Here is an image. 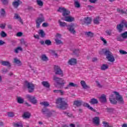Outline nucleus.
I'll use <instances>...</instances> for the list:
<instances>
[{
  "label": "nucleus",
  "instance_id": "f257e3e1",
  "mask_svg": "<svg viewBox=\"0 0 127 127\" xmlns=\"http://www.w3.org/2000/svg\"><path fill=\"white\" fill-rule=\"evenodd\" d=\"M56 104L57 108L61 110H66L68 108V103L65 101L64 98H58L56 99Z\"/></svg>",
  "mask_w": 127,
  "mask_h": 127
},
{
  "label": "nucleus",
  "instance_id": "f03ea898",
  "mask_svg": "<svg viewBox=\"0 0 127 127\" xmlns=\"http://www.w3.org/2000/svg\"><path fill=\"white\" fill-rule=\"evenodd\" d=\"M58 22L61 27H65V26H67V29L70 31V33H72L73 34L76 33V31H75V24H71V25H67L66 22H62L61 21V20H59Z\"/></svg>",
  "mask_w": 127,
  "mask_h": 127
},
{
  "label": "nucleus",
  "instance_id": "7ed1b4c3",
  "mask_svg": "<svg viewBox=\"0 0 127 127\" xmlns=\"http://www.w3.org/2000/svg\"><path fill=\"white\" fill-rule=\"evenodd\" d=\"M102 51L103 52L104 55L106 56V58L109 62H115L114 55H113V53H112L109 50H105L103 49Z\"/></svg>",
  "mask_w": 127,
  "mask_h": 127
},
{
  "label": "nucleus",
  "instance_id": "20e7f679",
  "mask_svg": "<svg viewBox=\"0 0 127 127\" xmlns=\"http://www.w3.org/2000/svg\"><path fill=\"white\" fill-rule=\"evenodd\" d=\"M124 26L126 28H127V22L125 20H123L121 23L118 24L116 27L119 32L121 33L123 32V30H124Z\"/></svg>",
  "mask_w": 127,
  "mask_h": 127
},
{
  "label": "nucleus",
  "instance_id": "39448f33",
  "mask_svg": "<svg viewBox=\"0 0 127 127\" xmlns=\"http://www.w3.org/2000/svg\"><path fill=\"white\" fill-rule=\"evenodd\" d=\"M25 85L27 87L29 93H33L34 92V89H35V86L33 83L29 82L27 81H25Z\"/></svg>",
  "mask_w": 127,
  "mask_h": 127
},
{
  "label": "nucleus",
  "instance_id": "423d86ee",
  "mask_svg": "<svg viewBox=\"0 0 127 127\" xmlns=\"http://www.w3.org/2000/svg\"><path fill=\"white\" fill-rule=\"evenodd\" d=\"M44 21H45V18L43 16V14H40V17H38L36 20L37 28H39V27H40V24H41L42 22H44Z\"/></svg>",
  "mask_w": 127,
  "mask_h": 127
},
{
  "label": "nucleus",
  "instance_id": "0eeeda50",
  "mask_svg": "<svg viewBox=\"0 0 127 127\" xmlns=\"http://www.w3.org/2000/svg\"><path fill=\"white\" fill-rule=\"evenodd\" d=\"M53 80L57 83V85H59V86H63V85H65V80L62 78L58 77L54 75Z\"/></svg>",
  "mask_w": 127,
  "mask_h": 127
},
{
  "label": "nucleus",
  "instance_id": "6e6552de",
  "mask_svg": "<svg viewBox=\"0 0 127 127\" xmlns=\"http://www.w3.org/2000/svg\"><path fill=\"white\" fill-rule=\"evenodd\" d=\"M113 94H115L116 95V99L117 101H118L119 104H121L124 105L125 104V101L124 100V98H123V96L120 95V93L117 91H113Z\"/></svg>",
  "mask_w": 127,
  "mask_h": 127
},
{
  "label": "nucleus",
  "instance_id": "1a4fd4ad",
  "mask_svg": "<svg viewBox=\"0 0 127 127\" xmlns=\"http://www.w3.org/2000/svg\"><path fill=\"white\" fill-rule=\"evenodd\" d=\"M42 112L46 118H51L53 115V112L49 111L47 108L43 109Z\"/></svg>",
  "mask_w": 127,
  "mask_h": 127
},
{
  "label": "nucleus",
  "instance_id": "9d476101",
  "mask_svg": "<svg viewBox=\"0 0 127 127\" xmlns=\"http://www.w3.org/2000/svg\"><path fill=\"white\" fill-rule=\"evenodd\" d=\"M26 98L29 101V102L32 103V104H33V105H35L37 103V100H36L35 96L27 94L26 95Z\"/></svg>",
  "mask_w": 127,
  "mask_h": 127
},
{
  "label": "nucleus",
  "instance_id": "9b49d317",
  "mask_svg": "<svg viewBox=\"0 0 127 127\" xmlns=\"http://www.w3.org/2000/svg\"><path fill=\"white\" fill-rule=\"evenodd\" d=\"M55 72L56 75H59L60 77H63L64 74L63 71L60 68V67L58 66H55Z\"/></svg>",
  "mask_w": 127,
  "mask_h": 127
},
{
  "label": "nucleus",
  "instance_id": "f8f14e48",
  "mask_svg": "<svg viewBox=\"0 0 127 127\" xmlns=\"http://www.w3.org/2000/svg\"><path fill=\"white\" fill-rule=\"evenodd\" d=\"M59 12H63V16H66V15H69L70 14V11L67 10L65 8L60 7L58 10Z\"/></svg>",
  "mask_w": 127,
  "mask_h": 127
},
{
  "label": "nucleus",
  "instance_id": "ddd939ff",
  "mask_svg": "<svg viewBox=\"0 0 127 127\" xmlns=\"http://www.w3.org/2000/svg\"><path fill=\"white\" fill-rule=\"evenodd\" d=\"M91 22L92 19L91 18V17H86L83 20V23H82V24H87V25H89V24H91Z\"/></svg>",
  "mask_w": 127,
  "mask_h": 127
},
{
  "label": "nucleus",
  "instance_id": "4468645a",
  "mask_svg": "<svg viewBox=\"0 0 127 127\" xmlns=\"http://www.w3.org/2000/svg\"><path fill=\"white\" fill-rule=\"evenodd\" d=\"M67 63L69 65H71V66L76 65L77 64V59L74 58L70 59L68 60Z\"/></svg>",
  "mask_w": 127,
  "mask_h": 127
},
{
  "label": "nucleus",
  "instance_id": "2eb2a0df",
  "mask_svg": "<svg viewBox=\"0 0 127 127\" xmlns=\"http://www.w3.org/2000/svg\"><path fill=\"white\" fill-rule=\"evenodd\" d=\"M92 122L94 124V125H95V126H97L98 127L100 125V118L98 117H95L93 118Z\"/></svg>",
  "mask_w": 127,
  "mask_h": 127
},
{
  "label": "nucleus",
  "instance_id": "dca6fc26",
  "mask_svg": "<svg viewBox=\"0 0 127 127\" xmlns=\"http://www.w3.org/2000/svg\"><path fill=\"white\" fill-rule=\"evenodd\" d=\"M75 20V18L71 16H65L64 18V21L67 22H72Z\"/></svg>",
  "mask_w": 127,
  "mask_h": 127
},
{
  "label": "nucleus",
  "instance_id": "f3484780",
  "mask_svg": "<svg viewBox=\"0 0 127 127\" xmlns=\"http://www.w3.org/2000/svg\"><path fill=\"white\" fill-rule=\"evenodd\" d=\"M80 84L83 89H90V86L86 84V82L84 80H81L80 81Z\"/></svg>",
  "mask_w": 127,
  "mask_h": 127
},
{
  "label": "nucleus",
  "instance_id": "a211bd4d",
  "mask_svg": "<svg viewBox=\"0 0 127 127\" xmlns=\"http://www.w3.org/2000/svg\"><path fill=\"white\" fill-rule=\"evenodd\" d=\"M21 3V1H20V0H15L14 2L12 3V5L15 7V8H17L18 6H19V4Z\"/></svg>",
  "mask_w": 127,
  "mask_h": 127
},
{
  "label": "nucleus",
  "instance_id": "6ab92c4d",
  "mask_svg": "<svg viewBox=\"0 0 127 127\" xmlns=\"http://www.w3.org/2000/svg\"><path fill=\"white\" fill-rule=\"evenodd\" d=\"M99 101L101 103H107V98L106 95L102 94L100 97H99Z\"/></svg>",
  "mask_w": 127,
  "mask_h": 127
},
{
  "label": "nucleus",
  "instance_id": "aec40b11",
  "mask_svg": "<svg viewBox=\"0 0 127 127\" xmlns=\"http://www.w3.org/2000/svg\"><path fill=\"white\" fill-rule=\"evenodd\" d=\"M30 117H31V114L28 112H24L22 115L23 119H30Z\"/></svg>",
  "mask_w": 127,
  "mask_h": 127
},
{
  "label": "nucleus",
  "instance_id": "412c9836",
  "mask_svg": "<svg viewBox=\"0 0 127 127\" xmlns=\"http://www.w3.org/2000/svg\"><path fill=\"white\" fill-rule=\"evenodd\" d=\"M82 103H83L82 100H76L73 102V105L76 106V107H81Z\"/></svg>",
  "mask_w": 127,
  "mask_h": 127
},
{
  "label": "nucleus",
  "instance_id": "4be33fe9",
  "mask_svg": "<svg viewBox=\"0 0 127 127\" xmlns=\"http://www.w3.org/2000/svg\"><path fill=\"white\" fill-rule=\"evenodd\" d=\"M1 65L2 66H7L8 67H10V63L7 61H1L0 62Z\"/></svg>",
  "mask_w": 127,
  "mask_h": 127
},
{
  "label": "nucleus",
  "instance_id": "5701e85b",
  "mask_svg": "<svg viewBox=\"0 0 127 127\" xmlns=\"http://www.w3.org/2000/svg\"><path fill=\"white\" fill-rule=\"evenodd\" d=\"M100 20H101V18H100V16H97L94 19L93 23L94 24H99Z\"/></svg>",
  "mask_w": 127,
  "mask_h": 127
},
{
  "label": "nucleus",
  "instance_id": "b1692460",
  "mask_svg": "<svg viewBox=\"0 0 127 127\" xmlns=\"http://www.w3.org/2000/svg\"><path fill=\"white\" fill-rule=\"evenodd\" d=\"M38 34L42 38L45 37V32H44V31H43V30H42V29L39 30Z\"/></svg>",
  "mask_w": 127,
  "mask_h": 127
},
{
  "label": "nucleus",
  "instance_id": "393cba45",
  "mask_svg": "<svg viewBox=\"0 0 127 127\" xmlns=\"http://www.w3.org/2000/svg\"><path fill=\"white\" fill-rule=\"evenodd\" d=\"M83 106L86 107L87 108H89V110H91V111H92V112H96V110L94 109L92 107L90 106V105L87 103H83Z\"/></svg>",
  "mask_w": 127,
  "mask_h": 127
},
{
  "label": "nucleus",
  "instance_id": "a878e982",
  "mask_svg": "<svg viewBox=\"0 0 127 127\" xmlns=\"http://www.w3.org/2000/svg\"><path fill=\"white\" fill-rule=\"evenodd\" d=\"M14 18H15V19H18V20H19V21L21 23H22V19H21L20 16H19L18 14H15L14 16Z\"/></svg>",
  "mask_w": 127,
  "mask_h": 127
},
{
  "label": "nucleus",
  "instance_id": "bb28decb",
  "mask_svg": "<svg viewBox=\"0 0 127 127\" xmlns=\"http://www.w3.org/2000/svg\"><path fill=\"white\" fill-rule=\"evenodd\" d=\"M89 103L91 104V105H96L99 103V101H98V100L95 98H92L91 99V101H89Z\"/></svg>",
  "mask_w": 127,
  "mask_h": 127
},
{
  "label": "nucleus",
  "instance_id": "cd10ccee",
  "mask_svg": "<svg viewBox=\"0 0 127 127\" xmlns=\"http://www.w3.org/2000/svg\"><path fill=\"white\" fill-rule=\"evenodd\" d=\"M42 85H43V86H44L45 88H49V87H50V84H49V82H48V81H42Z\"/></svg>",
  "mask_w": 127,
  "mask_h": 127
},
{
  "label": "nucleus",
  "instance_id": "c85d7f7f",
  "mask_svg": "<svg viewBox=\"0 0 127 127\" xmlns=\"http://www.w3.org/2000/svg\"><path fill=\"white\" fill-rule=\"evenodd\" d=\"M107 69H109V65L107 64H103L102 66H101V70H102V71H105L107 70Z\"/></svg>",
  "mask_w": 127,
  "mask_h": 127
},
{
  "label": "nucleus",
  "instance_id": "c756f323",
  "mask_svg": "<svg viewBox=\"0 0 127 127\" xmlns=\"http://www.w3.org/2000/svg\"><path fill=\"white\" fill-rule=\"evenodd\" d=\"M22 48H21V47H18L14 49V52L16 54H18L19 51H22Z\"/></svg>",
  "mask_w": 127,
  "mask_h": 127
},
{
  "label": "nucleus",
  "instance_id": "7c9ffc66",
  "mask_svg": "<svg viewBox=\"0 0 127 127\" xmlns=\"http://www.w3.org/2000/svg\"><path fill=\"white\" fill-rule=\"evenodd\" d=\"M74 4L75 7H76V8H80V7H81V4H80V2H79V1L77 0H74Z\"/></svg>",
  "mask_w": 127,
  "mask_h": 127
},
{
  "label": "nucleus",
  "instance_id": "2f4dec72",
  "mask_svg": "<svg viewBox=\"0 0 127 127\" xmlns=\"http://www.w3.org/2000/svg\"><path fill=\"white\" fill-rule=\"evenodd\" d=\"M0 16H2V17H4L5 16V10L3 8H1L0 10Z\"/></svg>",
  "mask_w": 127,
  "mask_h": 127
},
{
  "label": "nucleus",
  "instance_id": "473e14b6",
  "mask_svg": "<svg viewBox=\"0 0 127 127\" xmlns=\"http://www.w3.org/2000/svg\"><path fill=\"white\" fill-rule=\"evenodd\" d=\"M85 34L88 37H94V33H92V32H85Z\"/></svg>",
  "mask_w": 127,
  "mask_h": 127
},
{
  "label": "nucleus",
  "instance_id": "72a5a7b5",
  "mask_svg": "<svg viewBox=\"0 0 127 127\" xmlns=\"http://www.w3.org/2000/svg\"><path fill=\"white\" fill-rule=\"evenodd\" d=\"M14 63L17 64L19 66H21V62L16 58L14 59Z\"/></svg>",
  "mask_w": 127,
  "mask_h": 127
},
{
  "label": "nucleus",
  "instance_id": "f704fd0d",
  "mask_svg": "<svg viewBox=\"0 0 127 127\" xmlns=\"http://www.w3.org/2000/svg\"><path fill=\"white\" fill-rule=\"evenodd\" d=\"M41 59L42 61H48V58L46 56V55H42L41 57Z\"/></svg>",
  "mask_w": 127,
  "mask_h": 127
},
{
  "label": "nucleus",
  "instance_id": "c9c22d12",
  "mask_svg": "<svg viewBox=\"0 0 127 127\" xmlns=\"http://www.w3.org/2000/svg\"><path fill=\"white\" fill-rule=\"evenodd\" d=\"M17 103H18V104H23V102H24L23 99L21 98L20 97H17Z\"/></svg>",
  "mask_w": 127,
  "mask_h": 127
},
{
  "label": "nucleus",
  "instance_id": "e433bc0d",
  "mask_svg": "<svg viewBox=\"0 0 127 127\" xmlns=\"http://www.w3.org/2000/svg\"><path fill=\"white\" fill-rule=\"evenodd\" d=\"M102 124H103L104 127H114L113 126H110L109 124V123H108L106 121L102 122Z\"/></svg>",
  "mask_w": 127,
  "mask_h": 127
},
{
  "label": "nucleus",
  "instance_id": "4c0bfd02",
  "mask_svg": "<svg viewBox=\"0 0 127 127\" xmlns=\"http://www.w3.org/2000/svg\"><path fill=\"white\" fill-rule=\"evenodd\" d=\"M117 10L119 13H120V14H126V13H127L126 11H124V10L120 9V8H117Z\"/></svg>",
  "mask_w": 127,
  "mask_h": 127
},
{
  "label": "nucleus",
  "instance_id": "58836bf2",
  "mask_svg": "<svg viewBox=\"0 0 127 127\" xmlns=\"http://www.w3.org/2000/svg\"><path fill=\"white\" fill-rule=\"evenodd\" d=\"M109 100L110 103L113 105H116L117 103V100H116V98H109Z\"/></svg>",
  "mask_w": 127,
  "mask_h": 127
},
{
  "label": "nucleus",
  "instance_id": "ea45409f",
  "mask_svg": "<svg viewBox=\"0 0 127 127\" xmlns=\"http://www.w3.org/2000/svg\"><path fill=\"white\" fill-rule=\"evenodd\" d=\"M121 36L124 39L127 38V32H125L121 34Z\"/></svg>",
  "mask_w": 127,
  "mask_h": 127
},
{
  "label": "nucleus",
  "instance_id": "a19ab883",
  "mask_svg": "<svg viewBox=\"0 0 127 127\" xmlns=\"http://www.w3.org/2000/svg\"><path fill=\"white\" fill-rule=\"evenodd\" d=\"M36 2L38 5H39V6H43V1H42V0H37Z\"/></svg>",
  "mask_w": 127,
  "mask_h": 127
},
{
  "label": "nucleus",
  "instance_id": "79ce46f5",
  "mask_svg": "<svg viewBox=\"0 0 127 127\" xmlns=\"http://www.w3.org/2000/svg\"><path fill=\"white\" fill-rule=\"evenodd\" d=\"M7 116L9 118H13V117H14V113L12 112H8Z\"/></svg>",
  "mask_w": 127,
  "mask_h": 127
},
{
  "label": "nucleus",
  "instance_id": "37998d69",
  "mask_svg": "<svg viewBox=\"0 0 127 127\" xmlns=\"http://www.w3.org/2000/svg\"><path fill=\"white\" fill-rule=\"evenodd\" d=\"M51 54L53 55V56H55L56 58H57L58 57V54H57V53H56V51H52Z\"/></svg>",
  "mask_w": 127,
  "mask_h": 127
},
{
  "label": "nucleus",
  "instance_id": "c03bdc74",
  "mask_svg": "<svg viewBox=\"0 0 127 127\" xmlns=\"http://www.w3.org/2000/svg\"><path fill=\"white\" fill-rule=\"evenodd\" d=\"M40 105H42V106H44L45 107H48L49 106V103L47 102H41Z\"/></svg>",
  "mask_w": 127,
  "mask_h": 127
},
{
  "label": "nucleus",
  "instance_id": "a18cd8bd",
  "mask_svg": "<svg viewBox=\"0 0 127 127\" xmlns=\"http://www.w3.org/2000/svg\"><path fill=\"white\" fill-rule=\"evenodd\" d=\"M68 86L70 87H78V84H75L73 82H69L68 84Z\"/></svg>",
  "mask_w": 127,
  "mask_h": 127
},
{
  "label": "nucleus",
  "instance_id": "49530a36",
  "mask_svg": "<svg viewBox=\"0 0 127 127\" xmlns=\"http://www.w3.org/2000/svg\"><path fill=\"white\" fill-rule=\"evenodd\" d=\"M105 33H106L107 35H109V36H111V35H112V30L111 29L107 30L105 31Z\"/></svg>",
  "mask_w": 127,
  "mask_h": 127
},
{
  "label": "nucleus",
  "instance_id": "de8ad7c7",
  "mask_svg": "<svg viewBox=\"0 0 127 127\" xmlns=\"http://www.w3.org/2000/svg\"><path fill=\"white\" fill-rule=\"evenodd\" d=\"M0 36H1V37H6V36L7 35L6 34V33H5V32H4V31H2L1 32V33H0Z\"/></svg>",
  "mask_w": 127,
  "mask_h": 127
},
{
  "label": "nucleus",
  "instance_id": "09e8293b",
  "mask_svg": "<svg viewBox=\"0 0 127 127\" xmlns=\"http://www.w3.org/2000/svg\"><path fill=\"white\" fill-rule=\"evenodd\" d=\"M55 42L56 43H57V44H63V42H62V41L58 39H55Z\"/></svg>",
  "mask_w": 127,
  "mask_h": 127
},
{
  "label": "nucleus",
  "instance_id": "8fccbe9b",
  "mask_svg": "<svg viewBox=\"0 0 127 127\" xmlns=\"http://www.w3.org/2000/svg\"><path fill=\"white\" fill-rule=\"evenodd\" d=\"M45 43L46 44V45H51V41H50V40H46L45 41Z\"/></svg>",
  "mask_w": 127,
  "mask_h": 127
},
{
  "label": "nucleus",
  "instance_id": "3c124183",
  "mask_svg": "<svg viewBox=\"0 0 127 127\" xmlns=\"http://www.w3.org/2000/svg\"><path fill=\"white\" fill-rule=\"evenodd\" d=\"M95 82H96V83L97 84V87H98V88H102V87H103L102 86V85H101V83H100V82H99V81L96 80Z\"/></svg>",
  "mask_w": 127,
  "mask_h": 127
},
{
  "label": "nucleus",
  "instance_id": "603ef678",
  "mask_svg": "<svg viewBox=\"0 0 127 127\" xmlns=\"http://www.w3.org/2000/svg\"><path fill=\"white\" fill-rule=\"evenodd\" d=\"M119 52H120V54H123V55H126L127 54V52L124 50H120Z\"/></svg>",
  "mask_w": 127,
  "mask_h": 127
},
{
  "label": "nucleus",
  "instance_id": "864d4df0",
  "mask_svg": "<svg viewBox=\"0 0 127 127\" xmlns=\"http://www.w3.org/2000/svg\"><path fill=\"white\" fill-rule=\"evenodd\" d=\"M15 127H23V126L21 123H17L15 124Z\"/></svg>",
  "mask_w": 127,
  "mask_h": 127
},
{
  "label": "nucleus",
  "instance_id": "5fc2aeb1",
  "mask_svg": "<svg viewBox=\"0 0 127 127\" xmlns=\"http://www.w3.org/2000/svg\"><path fill=\"white\" fill-rule=\"evenodd\" d=\"M23 34V33H22V32H19L17 33L16 36H18V37H20L22 36Z\"/></svg>",
  "mask_w": 127,
  "mask_h": 127
},
{
  "label": "nucleus",
  "instance_id": "6e6d98bb",
  "mask_svg": "<svg viewBox=\"0 0 127 127\" xmlns=\"http://www.w3.org/2000/svg\"><path fill=\"white\" fill-rule=\"evenodd\" d=\"M100 39L101 40H102V41L103 42V43H104V44H107V40H106V39H105L104 38H103L102 37H100Z\"/></svg>",
  "mask_w": 127,
  "mask_h": 127
},
{
  "label": "nucleus",
  "instance_id": "4d7b16f0",
  "mask_svg": "<svg viewBox=\"0 0 127 127\" xmlns=\"http://www.w3.org/2000/svg\"><path fill=\"white\" fill-rule=\"evenodd\" d=\"M42 26L43 27H47L48 26V23L44 22L42 24Z\"/></svg>",
  "mask_w": 127,
  "mask_h": 127
},
{
  "label": "nucleus",
  "instance_id": "13d9d810",
  "mask_svg": "<svg viewBox=\"0 0 127 127\" xmlns=\"http://www.w3.org/2000/svg\"><path fill=\"white\" fill-rule=\"evenodd\" d=\"M0 28H2V29H4V28H5V24H0Z\"/></svg>",
  "mask_w": 127,
  "mask_h": 127
},
{
  "label": "nucleus",
  "instance_id": "bf43d9fd",
  "mask_svg": "<svg viewBox=\"0 0 127 127\" xmlns=\"http://www.w3.org/2000/svg\"><path fill=\"white\" fill-rule=\"evenodd\" d=\"M67 116L68 117V118H74L73 114L71 113H67Z\"/></svg>",
  "mask_w": 127,
  "mask_h": 127
},
{
  "label": "nucleus",
  "instance_id": "052dcab7",
  "mask_svg": "<svg viewBox=\"0 0 127 127\" xmlns=\"http://www.w3.org/2000/svg\"><path fill=\"white\" fill-rule=\"evenodd\" d=\"M3 4H7V0H1Z\"/></svg>",
  "mask_w": 127,
  "mask_h": 127
},
{
  "label": "nucleus",
  "instance_id": "680f3d73",
  "mask_svg": "<svg viewBox=\"0 0 127 127\" xmlns=\"http://www.w3.org/2000/svg\"><path fill=\"white\" fill-rule=\"evenodd\" d=\"M2 72H3V73H7V72H8V70L7 69L4 68L2 69Z\"/></svg>",
  "mask_w": 127,
  "mask_h": 127
},
{
  "label": "nucleus",
  "instance_id": "e2e57ef3",
  "mask_svg": "<svg viewBox=\"0 0 127 127\" xmlns=\"http://www.w3.org/2000/svg\"><path fill=\"white\" fill-rule=\"evenodd\" d=\"M61 34H57L56 36V37L57 39H58V38H61Z\"/></svg>",
  "mask_w": 127,
  "mask_h": 127
},
{
  "label": "nucleus",
  "instance_id": "0e129e2a",
  "mask_svg": "<svg viewBox=\"0 0 127 127\" xmlns=\"http://www.w3.org/2000/svg\"><path fill=\"white\" fill-rule=\"evenodd\" d=\"M21 44L25 45V44H26V42L25 41L24 39H22L21 40Z\"/></svg>",
  "mask_w": 127,
  "mask_h": 127
},
{
  "label": "nucleus",
  "instance_id": "69168bd1",
  "mask_svg": "<svg viewBox=\"0 0 127 127\" xmlns=\"http://www.w3.org/2000/svg\"><path fill=\"white\" fill-rule=\"evenodd\" d=\"M60 90H53V92L55 94H59Z\"/></svg>",
  "mask_w": 127,
  "mask_h": 127
},
{
  "label": "nucleus",
  "instance_id": "338daca9",
  "mask_svg": "<svg viewBox=\"0 0 127 127\" xmlns=\"http://www.w3.org/2000/svg\"><path fill=\"white\" fill-rule=\"evenodd\" d=\"M5 42H3L2 40H0V45H3V44H5Z\"/></svg>",
  "mask_w": 127,
  "mask_h": 127
},
{
  "label": "nucleus",
  "instance_id": "774afa93",
  "mask_svg": "<svg viewBox=\"0 0 127 127\" xmlns=\"http://www.w3.org/2000/svg\"><path fill=\"white\" fill-rule=\"evenodd\" d=\"M122 127H127V124H124L122 125Z\"/></svg>",
  "mask_w": 127,
  "mask_h": 127
}]
</instances>
